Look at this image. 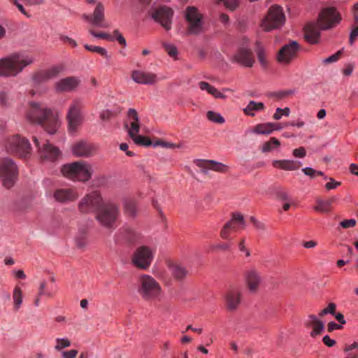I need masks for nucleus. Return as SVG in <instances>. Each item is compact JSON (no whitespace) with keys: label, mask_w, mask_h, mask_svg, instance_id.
<instances>
[{"label":"nucleus","mask_w":358,"mask_h":358,"mask_svg":"<svg viewBox=\"0 0 358 358\" xmlns=\"http://www.w3.org/2000/svg\"><path fill=\"white\" fill-rule=\"evenodd\" d=\"M329 181L325 185V188L327 190H331V189H336L338 186L341 185L340 182L336 181L333 178H329Z\"/></svg>","instance_id":"nucleus-60"},{"label":"nucleus","mask_w":358,"mask_h":358,"mask_svg":"<svg viewBox=\"0 0 358 358\" xmlns=\"http://www.w3.org/2000/svg\"><path fill=\"white\" fill-rule=\"evenodd\" d=\"M256 53L257 59L262 67L265 68L268 65L266 59V52L265 48L259 42L256 43Z\"/></svg>","instance_id":"nucleus-38"},{"label":"nucleus","mask_w":358,"mask_h":358,"mask_svg":"<svg viewBox=\"0 0 358 358\" xmlns=\"http://www.w3.org/2000/svg\"><path fill=\"white\" fill-rule=\"evenodd\" d=\"M78 208L84 213L94 212L97 222L108 229L115 228L120 215L118 206L111 201H104L99 191H92L84 196L79 202Z\"/></svg>","instance_id":"nucleus-1"},{"label":"nucleus","mask_w":358,"mask_h":358,"mask_svg":"<svg viewBox=\"0 0 358 358\" xmlns=\"http://www.w3.org/2000/svg\"><path fill=\"white\" fill-rule=\"evenodd\" d=\"M52 114V110L44 104L30 101L27 104L25 117L27 121L34 124H43L44 120Z\"/></svg>","instance_id":"nucleus-8"},{"label":"nucleus","mask_w":358,"mask_h":358,"mask_svg":"<svg viewBox=\"0 0 358 358\" xmlns=\"http://www.w3.org/2000/svg\"><path fill=\"white\" fill-rule=\"evenodd\" d=\"M302 172L306 175L312 178L316 176V170L313 169L311 167H305L302 169Z\"/></svg>","instance_id":"nucleus-62"},{"label":"nucleus","mask_w":358,"mask_h":358,"mask_svg":"<svg viewBox=\"0 0 358 358\" xmlns=\"http://www.w3.org/2000/svg\"><path fill=\"white\" fill-rule=\"evenodd\" d=\"M320 22H340L343 19L336 8L327 6L324 8L319 14Z\"/></svg>","instance_id":"nucleus-23"},{"label":"nucleus","mask_w":358,"mask_h":358,"mask_svg":"<svg viewBox=\"0 0 358 358\" xmlns=\"http://www.w3.org/2000/svg\"><path fill=\"white\" fill-rule=\"evenodd\" d=\"M134 143L138 145L149 146L152 144L151 141L145 136L134 134V136L130 137Z\"/></svg>","instance_id":"nucleus-45"},{"label":"nucleus","mask_w":358,"mask_h":358,"mask_svg":"<svg viewBox=\"0 0 358 358\" xmlns=\"http://www.w3.org/2000/svg\"><path fill=\"white\" fill-rule=\"evenodd\" d=\"M95 150V146L85 141L76 142L71 147L73 155L78 157H89Z\"/></svg>","instance_id":"nucleus-19"},{"label":"nucleus","mask_w":358,"mask_h":358,"mask_svg":"<svg viewBox=\"0 0 358 358\" xmlns=\"http://www.w3.org/2000/svg\"><path fill=\"white\" fill-rule=\"evenodd\" d=\"M185 17L188 22H201L202 15L195 7L189 6L186 9Z\"/></svg>","instance_id":"nucleus-36"},{"label":"nucleus","mask_w":358,"mask_h":358,"mask_svg":"<svg viewBox=\"0 0 358 358\" xmlns=\"http://www.w3.org/2000/svg\"><path fill=\"white\" fill-rule=\"evenodd\" d=\"M279 24H260V28L262 31L266 32L271 31L274 29H279Z\"/></svg>","instance_id":"nucleus-58"},{"label":"nucleus","mask_w":358,"mask_h":358,"mask_svg":"<svg viewBox=\"0 0 358 358\" xmlns=\"http://www.w3.org/2000/svg\"><path fill=\"white\" fill-rule=\"evenodd\" d=\"M138 293L145 301H153L162 295L160 284L151 275L143 274L139 277Z\"/></svg>","instance_id":"nucleus-4"},{"label":"nucleus","mask_w":358,"mask_h":358,"mask_svg":"<svg viewBox=\"0 0 358 358\" xmlns=\"http://www.w3.org/2000/svg\"><path fill=\"white\" fill-rule=\"evenodd\" d=\"M90 33L95 38L104 39L108 41H117L122 46H127L125 38L117 30L114 31L113 34L106 32H96L92 29L90 30Z\"/></svg>","instance_id":"nucleus-27"},{"label":"nucleus","mask_w":358,"mask_h":358,"mask_svg":"<svg viewBox=\"0 0 358 358\" xmlns=\"http://www.w3.org/2000/svg\"><path fill=\"white\" fill-rule=\"evenodd\" d=\"M17 166L12 159L4 157L0 159V178L5 187L10 188L13 187L17 180Z\"/></svg>","instance_id":"nucleus-7"},{"label":"nucleus","mask_w":358,"mask_h":358,"mask_svg":"<svg viewBox=\"0 0 358 358\" xmlns=\"http://www.w3.org/2000/svg\"><path fill=\"white\" fill-rule=\"evenodd\" d=\"M171 274L178 280H182L189 274V270L184 266L178 264H172L169 266Z\"/></svg>","instance_id":"nucleus-34"},{"label":"nucleus","mask_w":358,"mask_h":358,"mask_svg":"<svg viewBox=\"0 0 358 358\" xmlns=\"http://www.w3.org/2000/svg\"><path fill=\"white\" fill-rule=\"evenodd\" d=\"M78 350H71L69 351H64L62 352V358H76L78 355Z\"/></svg>","instance_id":"nucleus-61"},{"label":"nucleus","mask_w":358,"mask_h":358,"mask_svg":"<svg viewBox=\"0 0 358 358\" xmlns=\"http://www.w3.org/2000/svg\"><path fill=\"white\" fill-rule=\"evenodd\" d=\"M322 341L323 343L328 347H333L336 343L335 340L331 339L328 335L324 336L322 338Z\"/></svg>","instance_id":"nucleus-64"},{"label":"nucleus","mask_w":358,"mask_h":358,"mask_svg":"<svg viewBox=\"0 0 358 358\" xmlns=\"http://www.w3.org/2000/svg\"><path fill=\"white\" fill-rule=\"evenodd\" d=\"M305 324L306 326L313 328V331L310 332V336L312 337H315L320 334L324 329L323 322L319 320L317 316L314 315H309L308 319L306 320Z\"/></svg>","instance_id":"nucleus-32"},{"label":"nucleus","mask_w":358,"mask_h":358,"mask_svg":"<svg viewBox=\"0 0 358 358\" xmlns=\"http://www.w3.org/2000/svg\"><path fill=\"white\" fill-rule=\"evenodd\" d=\"M178 34L182 36L197 34L202 31V24H176Z\"/></svg>","instance_id":"nucleus-31"},{"label":"nucleus","mask_w":358,"mask_h":358,"mask_svg":"<svg viewBox=\"0 0 358 358\" xmlns=\"http://www.w3.org/2000/svg\"><path fill=\"white\" fill-rule=\"evenodd\" d=\"M224 298L227 309L230 312H234L241 303V290L238 287H230L225 292Z\"/></svg>","instance_id":"nucleus-13"},{"label":"nucleus","mask_w":358,"mask_h":358,"mask_svg":"<svg viewBox=\"0 0 358 358\" xmlns=\"http://www.w3.org/2000/svg\"><path fill=\"white\" fill-rule=\"evenodd\" d=\"M336 308V306L335 303H330L326 308L322 310L319 313V316L323 317L324 315H325L327 314L334 315Z\"/></svg>","instance_id":"nucleus-54"},{"label":"nucleus","mask_w":358,"mask_h":358,"mask_svg":"<svg viewBox=\"0 0 358 358\" xmlns=\"http://www.w3.org/2000/svg\"><path fill=\"white\" fill-rule=\"evenodd\" d=\"M264 108V105L262 102H255L250 101L247 106L243 109L244 113L250 116H255V111H260Z\"/></svg>","instance_id":"nucleus-37"},{"label":"nucleus","mask_w":358,"mask_h":358,"mask_svg":"<svg viewBox=\"0 0 358 358\" xmlns=\"http://www.w3.org/2000/svg\"><path fill=\"white\" fill-rule=\"evenodd\" d=\"M356 223L357 222L355 219L344 220L339 223V227L343 229L353 228L355 227Z\"/></svg>","instance_id":"nucleus-56"},{"label":"nucleus","mask_w":358,"mask_h":358,"mask_svg":"<svg viewBox=\"0 0 358 358\" xmlns=\"http://www.w3.org/2000/svg\"><path fill=\"white\" fill-rule=\"evenodd\" d=\"M3 148L9 153H16L26 157L31 152V145L29 141L19 135L7 137L3 142Z\"/></svg>","instance_id":"nucleus-6"},{"label":"nucleus","mask_w":358,"mask_h":358,"mask_svg":"<svg viewBox=\"0 0 358 358\" xmlns=\"http://www.w3.org/2000/svg\"><path fill=\"white\" fill-rule=\"evenodd\" d=\"M80 83L77 77H66L55 83V88L57 92H71L76 89Z\"/></svg>","instance_id":"nucleus-22"},{"label":"nucleus","mask_w":358,"mask_h":358,"mask_svg":"<svg viewBox=\"0 0 358 358\" xmlns=\"http://www.w3.org/2000/svg\"><path fill=\"white\" fill-rule=\"evenodd\" d=\"M124 210L126 213L131 216H134L136 213L135 203L131 200L125 201L124 203Z\"/></svg>","instance_id":"nucleus-48"},{"label":"nucleus","mask_w":358,"mask_h":358,"mask_svg":"<svg viewBox=\"0 0 358 358\" xmlns=\"http://www.w3.org/2000/svg\"><path fill=\"white\" fill-rule=\"evenodd\" d=\"M41 125L45 131L50 134L53 135L56 134L62 125V120L58 115L52 116V114L46 118Z\"/></svg>","instance_id":"nucleus-28"},{"label":"nucleus","mask_w":358,"mask_h":358,"mask_svg":"<svg viewBox=\"0 0 358 358\" xmlns=\"http://www.w3.org/2000/svg\"><path fill=\"white\" fill-rule=\"evenodd\" d=\"M232 62L244 67L251 68L255 62L253 52L248 48H241L232 57Z\"/></svg>","instance_id":"nucleus-15"},{"label":"nucleus","mask_w":358,"mask_h":358,"mask_svg":"<svg viewBox=\"0 0 358 358\" xmlns=\"http://www.w3.org/2000/svg\"><path fill=\"white\" fill-rule=\"evenodd\" d=\"M13 24H0V39L5 37L6 34L12 32L11 26Z\"/></svg>","instance_id":"nucleus-55"},{"label":"nucleus","mask_w":358,"mask_h":358,"mask_svg":"<svg viewBox=\"0 0 358 358\" xmlns=\"http://www.w3.org/2000/svg\"><path fill=\"white\" fill-rule=\"evenodd\" d=\"M163 46L169 57L174 59H178V50L175 45L171 43H164Z\"/></svg>","instance_id":"nucleus-46"},{"label":"nucleus","mask_w":358,"mask_h":358,"mask_svg":"<svg viewBox=\"0 0 358 358\" xmlns=\"http://www.w3.org/2000/svg\"><path fill=\"white\" fill-rule=\"evenodd\" d=\"M238 248L239 250L243 252L246 257H249L250 256V250L245 246V238H242L238 244Z\"/></svg>","instance_id":"nucleus-57"},{"label":"nucleus","mask_w":358,"mask_h":358,"mask_svg":"<svg viewBox=\"0 0 358 358\" xmlns=\"http://www.w3.org/2000/svg\"><path fill=\"white\" fill-rule=\"evenodd\" d=\"M124 127L127 129L129 137L134 136V134H138L140 131V120L135 109H129Z\"/></svg>","instance_id":"nucleus-20"},{"label":"nucleus","mask_w":358,"mask_h":358,"mask_svg":"<svg viewBox=\"0 0 358 358\" xmlns=\"http://www.w3.org/2000/svg\"><path fill=\"white\" fill-rule=\"evenodd\" d=\"M358 38V24H354L351 28L349 37V43L352 45Z\"/></svg>","instance_id":"nucleus-52"},{"label":"nucleus","mask_w":358,"mask_h":358,"mask_svg":"<svg viewBox=\"0 0 358 358\" xmlns=\"http://www.w3.org/2000/svg\"><path fill=\"white\" fill-rule=\"evenodd\" d=\"M13 299L15 309L17 310L20 308L22 303V293L21 289L19 287H15L13 293Z\"/></svg>","instance_id":"nucleus-41"},{"label":"nucleus","mask_w":358,"mask_h":358,"mask_svg":"<svg viewBox=\"0 0 358 358\" xmlns=\"http://www.w3.org/2000/svg\"><path fill=\"white\" fill-rule=\"evenodd\" d=\"M301 162L292 159H278L272 161L274 168L283 171H296L301 166Z\"/></svg>","instance_id":"nucleus-30"},{"label":"nucleus","mask_w":358,"mask_h":358,"mask_svg":"<svg viewBox=\"0 0 358 358\" xmlns=\"http://www.w3.org/2000/svg\"><path fill=\"white\" fill-rule=\"evenodd\" d=\"M318 24H306L303 27L304 38L311 44H315L319 42L320 31Z\"/></svg>","instance_id":"nucleus-24"},{"label":"nucleus","mask_w":358,"mask_h":358,"mask_svg":"<svg viewBox=\"0 0 358 358\" xmlns=\"http://www.w3.org/2000/svg\"><path fill=\"white\" fill-rule=\"evenodd\" d=\"M131 78L138 84L154 85L166 78L164 76H158L152 72L136 70L131 73Z\"/></svg>","instance_id":"nucleus-14"},{"label":"nucleus","mask_w":358,"mask_h":358,"mask_svg":"<svg viewBox=\"0 0 358 358\" xmlns=\"http://www.w3.org/2000/svg\"><path fill=\"white\" fill-rule=\"evenodd\" d=\"M300 48V45L296 41L285 44L278 51L277 61L282 64H288L296 57Z\"/></svg>","instance_id":"nucleus-10"},{"label":"nucleus","mask_w":358,"mask_h":358,"mask_svg":"<svg viewBox=\"0 0 358 358\" xmlns=\"http://www.w3.org/2000/svg\"><path fill=\"white\" fill-rule=\"evenodd\" d=\"M33 141L35 145L38 148V152L41 158L48 161H55L60 155L59 148L50 144L48 141L41 143L36 136L33 137Z\"/></svg>","instance_id":"nucleus-12"},{"label":"nucleus","mask_w":358,"mask_h":358,"mask_svg":"<svg viewBox=\"0 0 358 358\" xmlns=\"http://www.w3.org/2000/svg\"><path fill=\"white\" fill-rule=\"evenodd\" d=\"M280 142L275 138H271L268 141L264 143L262 147L263 152H268L273 151L274 149L279 148Z\"/></svg>","instance_id":"nucleus-40"},{"label":"nucleus","mask_w":358,"mask_h":358,"mask_svg":"<svg viewBox=\"0 0 358 358\" xmlns=\"http://www.w3.org/2000/svg\"><path fill=\"white\" fill-rule=\"evenodd\" d=\"M245 227V221L243 215L239 213H234L231 219L227 222L220 231V236L223 239L228 240L230 238V231H237Z\"/></svg>","instance_id":"nucleus-11"},{"label":"nucleus","mask_w":358,"mask_h":358,"mask_svg":"<svg viewBox=\"0 0 358 358\" xmlns=\"http://www.w3.org/2000/svg\"><path fill=\"white\" fill-rule=\"evenodd\" d=\"M82 105L79 101H73L70 105L67 114V131L71 136H76L84 122Z\"/></svg>","instance_id":"nucleus-5"},{"label":"nucleus","mask_w":358,"mask_h":358,"mask_svg":"<svg viewBox=\"0 0 358 358\" xmlns=\"http://www.w3.org/2000/svg\"><path fill=\"white\" fill-rule=\"evenodd\" d=\"M0 104L3 107H7L10 104V99L8 92L5 91L0 92Z\"/></svg>","instance_id":"nucleus-53"},{"label":"nucleus","mask_w":358,"mask_h":358,"mask_svg":"<svg viewBox=\"0 0 358 358\" xmlns=\"http://www.w3.org/2000/svg\"><path fill=\"white\" fill-rule=\"evenodd\" d=\"M197 165L202 168L201 171L204 173H207L208 169L221 173L227 170V166L225 164L214 160H199Z\"/></svg>","instance_id":"nucleus-29"},{"label":"nucleus","mask_w":358,"mask_h":358,"mask_svg":"<svg viewBox=\"0 0 358 358\" xmlns=\"http://www.w3.org/2000/svg\"><path fill=\"white\" fill-rule=\"evenodd\" d=\"M208 120L212 122L217 124H223L225 122L224 118L219 113L213 110H209L206 113Z\"/></svg>","instance_id":"nucleus-43"},{"label":"nucleus","mask_w":358,"mask_h":358,"mask_svg":"<svg viewBox=\"0 0 358 358\" xmlns=\"http://www.w3.org/2000/svg\"><path fill=\"white\" fill-rule=\"evenodd\" d=\"M85 48L90 52H97L98 54L105 57L106 59H109L110 56L108 54L107 50L100 46L85 45Z\"/></svg>","instance_id":"nucleus-44"},{"label":"nucleus","mask_w":358,"mask_h":358,"mask_svg":"<svg viewBox=\"0 0 358 358\" xmlns=\"http://www.w3.org/2000/svg\"><path fill=\"white\" fill-rule=\"evenodd\" d=\"M272 126V122L258 124L253 128L252 132L256 134H270Z\"/></svg>","instance_id":"nucleus-39"},{"label":"nucleus","mask_w":358,"mask_h":358,"mask_svg":"<svg viewBox=\"0 0 358 358\" xmlns=\"http://www.w3.org/2000/svg\"><path fill=\"white\" fill-rule=\"evenodd\" d=\"M285 15L283 9L278 5H273L270 7L263 22H284Z\"/></svg>","instance_id":"nucleus-25"},{"label":"nucleus","mask_w":358,"mask_h":358,"mask_svg":"<svg viewBox=\"0 0 358 358\" xmlns=\"http://www.w3.org/2000/svg\"><path fill=\"white\" fill-rule=\"evenodd\" d=\"M278 198L283 201H290L291 199L287 192L285 191H279L277 194Z\"/></svg>","instance_id":"nucleus-63"},{"label":"nucleus","mask_w":358,"mask_h":358,"mask_svg":"<svg viewBox=\"0 0 358 358\" xmlns=\"http://www.w3.org/2000/svg\"><path fill=\"white\" fill-rule=\"evenodd\" d=\"M292 155L296 158H303L306 155V151L303 147H300L294 149L292 152Z\"/></svg>","instance_id":"nucleus-59"},{"label":"nucleus","mask_w":358,"mask_h":358,"mask_svg":"<svg viewBox=\"0 0 358 358\" xmlns=\"http://www.w3.org/2000/svg\"><path fill=\"white\" fill-rule=\"evenodd\" d=\"M155 251L148 246L138 248L132 255V264L137 268L147 270L154 259Z\"/></svg>","instance_id":"nucleus-9"},{"label":"nucleus","mask_w":358,"mask_h":358,"mask_svg":"<svg viewBox=\"0 0 358 358\" xmlns=\"http://www.w3.org/2000/svg\"><path fill=\"white\" fill-rule=\"evenodd\" d=\"M118 236L128 243L136 242L141 237L139 231L129 226L122 227L118 231Z\"/></svg>","instance_id":"nucleus-26"},{"label":"nucleus","mask_w":358,"mask_h":358,"mask_svg":"<svg viewBox=\"0 0 358 358\" xmlns=\"http://www.w3.org/2000/svg\"><path fill=\"white\" fill-rule=\"evenodd\" d=\"M55 350L57 351H61L62 350L69 348L71 345V341L66 338H57L55 339Z\"/></svg>","instance_id":"nucleus-42"},{"label":"nucleus","mask_w":358,"mask_h":358,"mask_svg":"<svg viewBox=\"0 0 358 358\" xmlns=\"http://www.w3.org/2000/svg\"><path fill=\"white\" fill-rule=\"evenodd\" d=\"M78 193L73 188H58L52 194L54 200L61 203H68L76 201L78 198Z\"/></svg>","instance_id":"nucleus-17"},{"label":"nucleus","mask_w":358,"mask_h":358,"mask_svg":"<svg viewBox=\"0 0 358 358\" xmlns=\"http://www.w3.org/2000/svg\"><path fill=\"white\" fill-rule=\"evenodd\" d=\"M290 113V110L288 107H285L284 108H276L275 113L273 114V119L275 120H278L282 118V116H289Z\"/></svg>","instance_id":"nucleus-50"},{"label":"nucleus","mask_w":358,"mask_h":358,"mask_svg":"<svg viewBox=\"0 0 358 358\" xmlns=\"http://www.w3.org/2000/svg\"><path fill=\"white\" fill-rule=\"evenodd\" d=\"M342 53H343V50H340L337 51L336 53H334V55H332L327 58L323 59L322 60V63L324 64H329L335 63L340 59V58L342 55Z\"/></svg>","instance_id":"nucleus-49"},{"label":"nucleus","mask_w":358,"mask_h":358,"mask_svg":"<svg viewBox=\"0 0 358 358\" xmlns=\"http://www.w3.org/2000/svg\"><path fill=\"white\" fill-rule=\"evenodd\" d=\"M34 62V57L24 52L10 54L0 59V76L16 77Z\"/></svg>","instance_id":"nucleus-2"},{"label":"nucleus","mask_w":358,"mask_h":358,"mask_svg":"<svg viewBox=\"0 0 358 358\" xmlns=\"http://www.w3.org/2000/svg\"><path fill=\"white\" fill-rule=\"evenodd\" d=\"M199 88L203 91H206L208 94H211L216 99H226V95L222 92H220L213 85H210L208 83L201 81L199 83Z\"/></svg>","instance_id":"nucleus-35"},{"label":"nucleus","mask_w":358,"mask_h":358,"mask_svg":"<svg viewBox=\"0 0 358 358\" xmlns=\"http://www.w3.org/2000/svg\"><path fill=\"white\" fill-rule=\"evenodd\" d=\"M150 13L157 22H171L173 16V9L164 5L152 7Z\"/></svg>","instance_id":"nucleus-16"},{"label":"nucleus","mask_w":358,"mask_h":358,"mask_svg":"<svg viewBox=\"0 0 358 358\" xmlns=\"http://www.w3.org/2000/svg\"><path fill=\"white\" fill-rule=\"evenodd\" d=\"M339 199L338 196H333L326 200L317 199L316 205L313 209L321 213H327L331 210V206Z\"/></svg>","instance_id":"nucleus-33"},{"label":"nucleus","mask_w":358,"mask_h":358,"mask_svg":"<svg viewBox=\"0 0 358 358\" xmlns=\"http://www.w3.org/2000/svg\"><path fill=\"white\" fill-rule=\"evenodd\" d=\"M55 292L46 289V284L45 282H42L39 287L38 296H45L52 297Z\"/></svg>","instance_id":"nucleus-51"},{"label":"nucleus","mask_w":358,"mask_h":358,"mask_svg":"<svg viewBox=\"0 0 358 358\" xmlns=\"http://www.w3.org/2000/svg\"><path fill=\"white\" fill-rule=\"evenodd\" d=\"M66 178L80 182L89 180L93 173L92 166L85 162H76L64 164L61 170Z\"/></svg>","instance_id":"nucleus-3"},{"label":"nucleus","mask_w":358,"mask_h":358,"mask_svg":"<svg viewBox=\"0 0 358 358\" xmlns=\"http://www.w3.org/2000/svg\"><path fill=\"white\" fill-rule=\"evenodd\" d=\"M103 6L101 3H98L93 13L94 22H99L103 20L104 13Z\"/></svg>","instance_id":"nucleus-47"},{"label":"nucleus","mask_w":358,"mask_h":358,"mask_svg":"<svg viewBox=\"0 0 358 358\" xmlns=\"http://www.w3.org/2000/svg\"><path fill=\"white\" fill-rule=\"evenodd\" d=\"M244 280L247 287L252 293L256 292L262 283L260 274L255 268H250L245 273Z\"/></svg>","instance_id":"nucleus-21"},{"label":"nucleus","mask_w":358,"mask_h":358,"mask_svg":"<svg viewBox=\"0 0 358 358\" xmlns=\"http://www.w3.org/2000/svg\"><path fill=\"white\" fill-rule=\"evenodd\" d=\"M64 70L62 65H57L37 72L33 77L36 83L46 82L57 77Z\"/></svg>","instance_id":"nucleus-18"}]
</instances>
